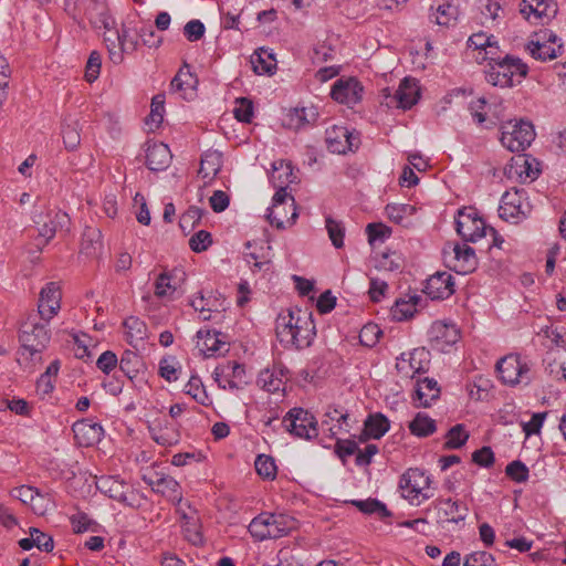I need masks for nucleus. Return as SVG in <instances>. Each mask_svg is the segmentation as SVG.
Masks as SVG:
<instances>
[{
  "label": "nucleus",
  "mask_w": 566,
  "mask_h": 566,
  "mask_svg": "<svg viewBox=\"0 0 566 566\" xmlns=\"http://www.w3.org/2000/svg\"><path fill=\"white\" fill-rule=\"evenodd\" d=\"M275 334L285 347L295 349L310 347L316 335L312 313L300 308L281 312L275 321Z\"/></svg>",
  "instance_id": "obj_1"
},
{
  "label": "nucleus",
  "mask_w": 566,
  "mask_h": 566,
  "mask_svg": "<svg viewBox=\"0 0 566 566\" xmlns=\"http://www.w3.org/2000/svg\"><path fill=\"white\" fill-rule=\"evenodd\" d=\"M297 522L285 514L261 513L249 524V533L258 541L275 539L286 536L296 530Z\"/></svg>",
  "instance_id": "obj_2"
},
{
  "label": "nucleus",
  "mask_w": 566,
  "mask_h": 566,
  "mask_svg": "<svg viewBox=\"0 0 566 566\" xmlns=\"http://www.w3.org/2000/svg\"><path fill=\"white\" fill-rule=\"evenodd\" d=\"M399 490L412 506H420L434 495L431 478L418 468H410L400 476Z\"/></svg>",
  "instance_id": "obj_3"
},
{
  "label": "nucleus",
  "mask_w": 566,
  "mask_h": 566,
  "mask_svg": "<svg viewBox=\"0 0 566 566\" xmlns=\"http://www.w3.org/2000/svg\"><path fill=\"white\" fill-rule=\"evenodd\" d=\"M535 139V130L531 123L510 120L501 126L500 142L512 153L525 150Z\"/></svg>",
  "instance_id": "obj_4"
},
{
  "label": "nucleus",
  "mask_w": 566,
  "mask_h": 566,
  "mask_svg": "<svg viewBox=\"0 0 566 566\" xmlns=\"http://www.w3.org/2000/svg\"><path fill=\"white\" fill-rule=\"evenodd\" d=\"M527 74V66L520 60L504 59L495 63L486 74V81L497 87H511Z\"/></svg>",
  "instance_id": "obj_5"
},
{
  "label": "nucleus",
  "mask_w": 566,
  "mask_h": 566,
  "mask_svg": "<svg viewBox=\"0 0 566 566\" xmlns=\"http://www.w3.org/2000/svg\"><path fill=\"white\" fill-rule=\"evenodd\" d=\"M430 353L423 347L402 353L396 360V369L402 379H415L430 368Z\"/></svg>",
  "instance_id": "obj_6"
},
{
  "label": "nucleus",
  "mask_w": 566,
  "mask_h": 566,
  "mask_svg": "<svg viewBox=\"0 0 566 566\" xmlns=\"http://www.w3.org/2000/svg\"><path fill=\"white\" fill-rule=\"evenodd\" d=\"M297 216L294 198L287 191L275 192L272 207L266 214L270 223L277 229H285L295 223Z\"/></svg>",
  "instance_id": "obj_7"
},
{
  "label": "nucleus",
  "mask_w": 566,
  "mask_h": 566,
  "mask_svg": "<svg viewBox=\"0 0 566 566\" xmlns=\"http://www.w3.org/2000/svg\"><path fill=\"white\" fill-rule=\"evenodd\" d=\"M457 232L465 241L478 242L488 234H494V229L488 227L482 218L472 209H462L455 219Z\"/></svg>",
  "instance_id": "obj_8"
},
{
  "label": "nucleus",
  "mask_w": 566,
  "mask_h": 566,
  "mask_svg": "<svg viewBox=\"0 0 566 566\" xmlns=\"http://www.w3.org/2000/svg\"><path fill=\"white\" fill-rule=\"evenodd\" d=\"M49 323L36 322L29 318L22 324L20 340L24 350L30 356L41 353L50 342Z\"/></svg>",
  "instance_id": "obj_9"
},
{
  "label": "nucleus",
  "mask_w": 566,
  "mask_h": 566,
  "mask_svg": "<svg viewBox=\"0 0 566 566\" xmlns=\"http://www.w3.org/2000/svg\"><path fill=\"white\" fill-rule=\"evenodd\" d=\"M446 264L459 274H469L476 269L478 259L469 245L448 243L443 249Z\"/></svg>",
  "instance_id": "obj_10"
},
{
  "label": "nucleus",
  "mask_w": 566,
  "mask_h": 566,
  "mask_svg": "<svg viewBox=\"0 0 566 566\" xmlns=\"http://www.w3.org/2000/svg\"><path fill=\"white\" fill-rule=\"evenodd\" d=\"M283 422L287 431L297 438L310 440L318 434L314 416L302 408L291 409Z\"/></svg>",
  "instance_id": "obj_11"
},
{
  "label": "nucleus",
  "mask_w": 566,
  "mask_h": 566,
  "mask_svg": "<svg viewBox=\"0 0 566 566\" xmlns=\"http://www.w3.org/2000/svg\"><path fill=\"white\" fill-rule=\"evenodd\" d=\"M496 370L503 384L515 386L530 381V367L517 355H507L499 360Z\"/></svg>",
  "instance_id": "obj_12"
},
{
  "label": "nucleus",
  "mask_w": 566,
  "mask_h": 566,
  "mask_svg": "<svg viewBox=\"0 0 566 566\" xmlns=\"http://www.w3.org/2000/svg\"><path fill=\"white\" fill-rule=\"evenodd\" d=\"M105 42L109 60L114 64H120L125 59V54H130L138 48L136 34L126 27H123L113 38L106 36Z\"/></svg>",
  "instance_id": "obj_13"
},
{
  "label": "nucleus",
  "mask_w": 566,
  "mask_h": 566,
  "mask_svg": "<svg viewBox=\"0 0 566 566\" xmlns=\"http://www.w3.org/2000/svg\"><path fill=\"white\" fill-rule=\"evenodd\" d=\"M558 38L549 30H543L535 33L533 40L527 44L532 56L536 60H554L562 53L563 44L557 43Z\"/></svg>",
  "instance_id": "obj_14"
},
{
  "label": "nucleus",
  "mask_w": 566,
  "mask_h": 566,
  "mask_svg": "<svg viewBox=\"0 0 566 566\" xmlns=\"http://www.w3.org/2000/svg\"><path fill=\"white\" fill-rule=\"evenodd\" d=\"M62 291L56 282L46 283L39 293L38 313L46 323L55 317L61 310Z\"/></svg>",
  "instance_id": "obj_15"
},
{
  "label": "nucleus",
  "mask_w": 566,
  "mask_h": 566,
  "mask_svg": "<svg viewBox=\"0 0 566 566\" xmlns=\"http://www.w3.org/2000/svg\"><path fill=\"white\" fill-rule=\"evenodd\" d=\"M39 237L44 243L50 242L57 230H69L70 218L67 213L61 210H49L38 214L35 219Z\"/></svg>",
  "instance_id": "obj_16"
},
{
  "label": "nucleus",
  "mask_w": 566,
  "mask_h": 566,
  "mask_svg": "<svg viewBox=\"0 0 566 566\" xmlns=\"http://www.w3.org/2000/svg\"><path fill=\"white\" fill-rule=\"evenodd\" d=\"M213 379L222 389H240L247 384L245 368L238 361H227L214 368Z\"/></svg>",
  "instance_id": "obj_17"
},
{
  "label": "nucleus",
  "mask_w": 566,
  "mask_h": 566,
  "mask_svg": "<svg viewBox=\"0 0 566 566\" xmlns=\"http://www.w3.org/2000/svg\"><path fill=\"white\" fill-rule=\"evenodd\" d=\"M318 117V111L314 105H302L284 109L282 124L292 130H300L313 125Z\"/></svg>",
  "instance_id": "obj_18"
},
{
  "label": "nucleus",
  "mask_w": 566,
  "mask_h": 566,
  "mask_svg": "<svg viewBox=\"0 0 566 566\" xmlns=\"http://www.w3.org/2000/svg\"><path fill=\"white\" fill-rule=\"evenodd\" d=\"M528 213V205L518 190L506 191L501 199L499 214L505 221L517 222Z\"/></svg>",
  "instance_id": "obj_19"
},
{
  "label": "nucleus",
  "mask_w": 566,
  "mask_h": 566,
  "mask_svg": "<svg viewBox=\"0 0 566 566\" xmlns=\"http://www.w3.org/2000/svg\"><path fill=\"white\" fill-rule=\"evenodd\" d=\"M430 344L438 350H446L460 339V329L452 323L434 322L429 331Z\"/></svg>",
  "instance_id": "obj_20"
},
{
  "label": "nucleus",
  "mask_w": 566,
  "mask_h": 566,
  "mask_svg": "<svg viewBox=\"0 0 566 566\" xmlns=\"http://www.w3.org/2000/svg\"><path fill=\"white\" fill-rule=\"evenodd\" d=\"M196 347L206 358L222 356L230 349L229 344L223 339L220 333L209 329L199 331L197 333Z\"/></svg>",
  "instance_id": "obj_21"
},
{
  "label": "nucleus",
  "mask_w": 566,
  "mask_h": 566,
  "mask_svg": "<svg viewBox=\"0 0 566 566\" xmlns=\"http://www.w3.org/2000/svg\"><path fill=\"white\" fill-rule=\"evenodd\" d=\"M223 166V155L219 150L208 149L200 158V165L198 169V178L201 180L203 186H210L218 174L221 171Z\"/></svg>",
  "instance_id": "obj_22"
},
{
  "label": "nucleus",
  "mask_w": 566,
  "mask_h": 566,
  "mask_svg": "<svg viewBox=\"0 0 566 566\" xmlns=\"http://www.w3.org/2000/svg\"><path fill=\"white\" fill-rule=\"evenodd\" d=\"M331 95L338 103L353 105L361 99L363 86L355 78H340L333 85Z\"/></svg>",
  "instance_id": "obj_23"
},
{
  "label": "nucleus",
  "mask_w": 566,
  "mask_h": 566,
  "mask_svg": "<svg viewBox=\"0 0 566 566\" xmlns=\"http://www.w3.org/2000/svg\"><path fill=\"white\" fill-rule=\"evenodd\" d=\"M539 170L533 168L532 160L526 156H516L505 167L504 174L510 180L526 182L537 178Z\"/></svg>",
  "instance_id": "obj_24"
},
{
  "label": "nucleus",
  "mask_w": 566,
  "mask_h": 566,
  "mask_svg": "<svg viewBox=\"0 0 566 566\" xmlns=\"http://www.w3.org/2000/svg\"><path fill=\"white\" fill-rule=\"evenodd\" d=\"M423 291L431 300L449 297L454 292L452 275L447 272H438L431 275L427 280Z\"/></svg>",
  "instance_id": "obj_25"
},
{
  "label": "nucleus",
  "mask_w": 566,
  "mask_h": 566,
  "mask_svg": "<svg viewBox=\"0 0 566 566\" xmlns=\"http://www.w3.org/2000/svg\"><path fill=\"white\" fill-rule=\"evenodd\" d=\"M97 489L118 502L132 504L129 495L133 493L132 486L116 476H102L96 482Z\"/></svg>",
  "instance_id": "obj_26"
},
{
  "label": "nucleus",
  "mask_w": 566,
  "mask_h": 566,
  "mask_svg": "<svg viewBox=\"0 0 566 566\" xmlns=\"http://www.w3.org/2000/svg\"><path fill=\"white\" fill-rule=\"evenodd\" d=\"M198 85L199 81L187 63H184L170 83L171 90L180 93L181 97L186 99L196 96Z\"/></svg>",
  "instance_id": "obj_27"
},
{
  "label": "nucleus",
  "mask_w": 566,
  "mask_h": 566,
  "mask_svg": "<svg viewBox=\"0 0 566 566\" xmlns=\"http://www.w3.org/2000/svg\"><path fill=\"white\" fill-rule=\"evenodd\" d=\"M74 438L81 447H93L97 444L104 434L101 424L88 420H81L73 424Z\"/></svg>",
  "instance_id": "obj_28"
},
{
  "label": "nucleus",
  "mask_w": 566,
  "mask_h": 566,
  "mask_svg": "<svg viewBox=\"0 0 566 566\" xmlns=\"http://www.w3.org/2000/svg\"><path fill=\"white\" fill-rule=\"evenodd\" d=\"M440 397V387L432 378L418 380L415 390L413 403L417 408H428Z\"/></svg>",
  "instance_id": "obj_29"
},
{
  "label": "nucleus",
  "mask_w": 566,
  "mask_h": 566,
  "mask_svg": "<svg viewBox=\"0 0 566 566\" xmlns=\"http://www.w3.org/2000/svg\"><path fill=\"white\" fill-rule=\"evenodd\" d=\"M326 144L332 153L339 155L352 150L354 146L352 134L343 126L326 129Z\"/></svg>",
  "instance_id": "obj_30"
},
{
  "label": "nucleus",
  "mask_w": 566,
  "mask_h": 566,
  "mask_svg": "<svg viewBox=\"0 0 566 566\" xmlns=\"http://www.w3.org/2000/svg\"><path fill=\"white\" fill-rule=\"evenodd\" d=\"M420 97V87L416 80L413 78H403L396 91L394 99L397 103V106L402 109H408L412 107Z\"/></svg>",
  "instance_id": "obj_31"
},
{
  "label": "nucleus",
  "mask_w": 566,
  "mask_h": 566,
  "mask_svg": "<svg viewBox=\"0 0 566 566\" xmlns=\"http://www.w3.org/2000/svg\"><path fill=\"white\" fill-rule=\"evenodd\" d=\"M247 247V259L248 262L253 261V268L259 271H266L271 266L272 255L271 245L264 244L263 242H248Z\"/></svg>",
  "instance_id": "obj_32"
},
{
  "label": "nucleus",
  "mask_w": 566,
  "mask_h": 566,
  "mask_svg": "<svg viewBox=\"0 0 566 566\" xmlns=\"http://www.w3.org/2000/svg\"><path fill=\"white\" fill-rule=\"evenodd\" d=\"M171 153L164 143H153L147 146L146 164L150 170L159 171L168 167Z\"/></svg>",
  "instance_id": "obj_33"
},
{
  "label": "nucleus",
  "mask_w": 566,
  "mask_h": 566,
  "mask_svg": "<svg viewBox=\"0 0 566 566\" xmlns=\"http://www.w3.org/2000/svg\"><path fill=\"white\" fill-rule=\"evenodd\" d=\"M81 124L78 119L66 117L61 125V138L65 150L73 153L81 146Z\"/></svg>",
  "instance_id": "obj_34"
},
{
  "label": "nucleus",
  "mask_w": 566,
  "mask_h": 566,
  "mask_svg": "<svg viewBox=\"0 0 566 566\" xmlns=\"http://www.w3.org/2000/svg\"><path fill=\"white\" fill-rule=\"evenodd\" d=\"M295 178L291 163L280 159L272 164L270 179L277 189L276 192L286 191V188L294 182Z\"/></svg>",
  "instance_id": "obj_35"
},
{
  "label": "nucleus",
  "mask_w": 566,
  "mask_h": 566,
  "mask_svg": "<svg viewBox=\"0 0 566 566\" xmlns=\"http://www.w3.org/2000/svg\"><path fill=\"white\" fill-rule=\"evenodd\" d=\"M19 546L23 551H30L32 547H36L44 552H52L54 548V542L51 536L41 532L39 528H30V537H25L19 541Z\"/></svg>",
  "instance_id": "obj_36"
},
{
  "label": "nucleus",
  "mask_w": 566,
  "mask_h": 566,
  "mask_svg": "<svg viewBox=\"0 0 566 566\" xmlns=\"http://www.w3.org/2000/svg\"><path fill=\"white\" fill-rule=\"evenodd\" d=\"M460 15L459 0H449L440 4L431 14L438 25L449 27L454 23Z\"/></svg>",
  "instance_id": "obj_37"
},
{
  "label": "nucleus",
  "mask_w": 566,
  "mask_h": 566,
  "mask_svg": "<svg viewBox=\"0 0 566 566\" xmlns=\"http://www.w3.org/2000/svg\"><path fill=\"white\" fill-rule=\"evenodd\" d=\"M251 64L253 71L259 75L273 74L276 69L274 54L263 48L251 55Z\"/></svg>",
  "instance_id": "obj_38"
},
{
  "label": "nucleus",
  "mask_w": 566,
  "mask_h": 566,
  "mask_svg": "<svg viewBox=\"0 0 566 566\" xmlns=\"http://www.w3.org/2000/svg\"><path fill=\"white\" fill-rule=\"evenodd\" d=\"M439 514L442 516V522L458 524L467 518L468 507H461L459 502L447 499L441 501Z\"/></svg>",
  "instance_id": "obj_39"
},
{
  "label": "nucleus",
  "mask_w": 566,
  "mask_h": 566,
  "mask_svg": "<svg viewBox=\"0 0 566 566\" xmlns=\"http://www.w3.org/2000/svg\"><path fill=\"white\" fill-rule=\"evenodd\" d=\"M387 218L398 224L408 226L416 213V207L407 203H389L385 208Z\"/></svg>",
  "instance_id": "obj_40"
},
{
  "label": "nucleus",
  "mask_w": 566,
  "mask_h": 566,
  "mask_svg": "<svg viewBox=\"0 0 566 566\" xmlns=\"http://www.w3.org/2000/svg\"><path fill=\"white\" fill-rule=\"evenodd\" d=\"M153 489L155 492L167 497L169 501L176 503L182 500L179 483L171 476H164L154 482Z\"/></svg>",
  "instance_id": "obj_41"
},
{
  "label": "nucleus",
  "mask_w": 566,
  "mask_h": 566,
  "mask_svg": "<svg viewBox=\"0 0 566 566\" xmlns=\"http://www.w3.org/2000/svg\"><path fill=\"white\" fill-rule=\"evenodd\" d=\"M420 297L417 295L408 296V298L397 300L391 307L390 314L396 321H405L411 318L417 312V305Z\"/></svg>",
  "instance_id": "obj_42"
},
{
  "label": "nucleus",
  "mask_w": 566,
  "mask_h": 566,
  "mask_svg": "<svg viewBox=\"0 0 566 566\" xmlns=\"http://www.w3.org/2000/svg\"><path fill=\"white\" fill-rule=\"evenodd\" d=\"M102 233L96 228H86L83 233L82 251L87 255L96 256L102 251Z\"/></svg>",
  "instance_id": "obj_43"
},
{
  "label": "nucleus",
  "mask_w": 566,
  "mask_h": 566,
  "mask_svg": "<svg viewBox=\"0 0 566 566\" xmlns=\"http://www.w3.org/2000/svg\"><path fill=\"white\" fill-rule=\"evenodd\" d=\"M389 427L388 419L385 416L377 413L367 418L365 421L364 432L369 438L379 439L389 430Z\"/></svg>",
  "instance_id": "obj_44"
},
{
  "label": "nucleus",
  "mask_w": 566,
  "mask_h": 566,
  "mask_svg": "<svg viewBox=\"0 0 566 566\" xmlns=\"http://www.w3.org/2000/svg\"><path fill=\"white\" fill-rule=\"evenodd\" d=\"M187 395L191 396L197 402L203 406L212 403L211 397L208 395L201 379L197 376H191L185 386Z\"/></svg>",
  "instance_id": "obj_45"
},
{
  "label": "nucleus",
  "mask_w": 566,
  "mask_h": 566,
  "mask_svg": "<svg viewBox=\"0 0 566 566\" xmlns=\"http://www.w3.org/2000/svg\"><path fill=\"white\" fill-rule=\"evenodd\" d=\"M165 115V95H155L151 99L150 113L146 118V125L154 130L160 126Z\"/></svg>",
  "instance_id": "obj_46"
},
{
  "label": "nucleus",
  "mask_w": 566,
  "mask_h": 566,
  "mask_svg": "<svg viewBox=\"0 0 566 566\" xmlns=\"http://www.w3.org/2000/svg\"><path fill=\"white\" fill-rule=\"evenodd\" d=\"M409 430L417 437H427L436 431V421L422 412H418L409 423Z\"/></svg>",
  "instance_id": "obj_47"
},
{
  "label": "nucleus",
  "mask_w": 566,
  "mask_h": 566,
  "mask_svg": "<svg viewBox=\"0 0 566 566\" xmlns=\"http://www.w3.org/2000/svg\"><path fill=\"white\" fill-rule=\"evenodd\" d=\"M126 339L133 344L143 340L146 335V325L139 318L130 316L124 322Z\"/></svg>",
  "instance_id": "obj_48"
},
{
  "label": "nucleus",
  "mask_w": 566,
  "mask_h": 566,
  "mask_svg": "<svg viewBox=\"0 0 566 566\" xmlns=\"http://www.w3.org/2000/svg\"><path fill=\"white\" fill-rule=\"evenodd\" d=\"M469 439V432L463 424H455L446 434L444 448L459 449L465 444Z\"/></svg>",
  "instance_id": "obj_49"
},
{
  "label": "nucleus",
  "mask_w": 566,
  "mask_h": 566,
  "mask_svg": "<svg viewBox=\"0 0 566 566\" xmlns=\"http://www.w3.org/2000/svg\"><path fill=\"white\" fill-rule=\"evenodd\" d=\"M403 258L396 251H388L381 254L377 262V269L380 271L395 272L402 268Z\"/></svg>",
  "instance_id": "obj_50"
},
{
  "label": "nucleus",
  "mask_w": 566,
  "mask_h": 566,
  "mask_svg": "<svg viewBox=\"0 0 566 566\" xmlns=\"http://www.w3.org/2000/svg\"><path fill=\"white\" fill-rule=\"evenodd\" d=\"M353 504L365 514H378L380 517L390 516V512L387 510L386 505L378 500L367 499L363 501H353Z\"/></svg>",
  "instance_id": "obj_51"
},
{
  "label": "nucleus",
  "mask_w": 566,
  "mask_h": 566,
  "mask_svg": "<svg viewBox=\"0 0 566 566\" xmlns=\"http://www.w3.org/2000/svg\"><path fill=\"white\" fill-rule=\"evenodd\" d=\"M177 290L169 273H160L155 283V294L158 297L171 296Z\"/></svg>",
  "instance_id": "obj_52"
},
{
  "label": "nucleus",
  "mask_w": 566,
  "mask_h": 566,
  "mask_svg": "<svg viewBox=\"0 0 566 566\" xmlns=\"http://www.w3.org/2000/svg\"><path fill=\"white\" fill-rule=\"evenodd\" d=\"M54 506L53 500L49 493H41L36 489V494L30 504L31 510L38 515H45Z\"/></svg>",
  "instance_id": "obj_53"
},
{
  "label": "nucleus",
  "mask_w": 566,
  "mask_h": 566,
  "mask_svg": "<svg viewBox=\"0 0 566 566\" xmlns=\"http://www.w3.org/2000/svg\"><path fill=\"white\" fill-rule=\"evenodd\" d=\"M255 470L259 475L265 479H274L276 475V465L273 458L261 454L255 460Z\"/></svg>",
  "instance_id": "obj_54"
},
{
  "label": "nucleus",
  "mask_w": 566,
  "mask_h": 566,
  "mask_svg": "<svg viewBox=\"0 0 566 566\" xmlns=\"http://www.w3.org/2000/svg\"><path fill=\"white\" fill-rule=\"evenodd\" d=\"M212 244V237L210 232L206 230H200L196 232L190 239H189V247L190 249L196 252L200 253L206 250H208Z\"/></svg>",
  "instance_id": "obj_55"
},
{
  "label": "nucleus",
  "mask_w": 566,
  "mask_h": 566,
  "mask_svg": "<svg viewBox=\"0 0 566 566\" xmlns=\"http://www.w3.org/2000/svg\"><path fill=\"white\" fill-rule=\"evenodd\" d=\"M234 117L243 123H250L253 117V104L250 99L241 97L237 98L233 108Z\"/></svg>",
  "instance_id": "obj_56"
},
{
  "label": "nucleus",
  "mask_w": 566,
  "mask_h": 566,
  "mask_svg": "<svg viewBox=\"0 0 566 566\" xmlns=\"http://www.w3.org/2000/svg\"><path fill=\"white\" fill-rule=\"evenodd\" d=\"M258 382L262 387V389L269 392H277L279 390H281L282 387L281 378H279L277 376L274 375V373L268 369L261 371Z\"/></svg>",
  "instance_id": "obj_57"
},
{
  "label": "nucleus",
  "mask_w": 566,
  "mask_h": 566,
  "mask_svg": "<svg viewBox=\"0 0 566 566\" xmlns=\"http://www.w3.org/2000/svg\"><path fill=\"white\" fill-rule=\"evenodd\" d=\"M182 528L186 538L193 545H200L203 542V537L200 531L199 518L186 521L182 523Z\"/></svg>",
  "instance_id": "obj_58"
},
{
  "label": "nucleus",
  "mask_w": 566,
  "mask_h": 566,
  "mask_svg": "<svg viewBox=\"0 0 566 566\" xmlns=\"http://www.w3.org/2000/svg\"><path fill=\"white\" fill-rule=\"evenodd\" d=\"M380 335L381 331L376 324H367L360 329L359 340L364 346L373 347L377 344Z\"/></svg>",
  "instance_id": "obj_59"
},
{
  "label": "nucleus",
  "mask_w": 566,
  "mask_h": 566,
  "mask_svg": "<svg viewBox=\"0 0 566 566\" xmlns=\"http://www.w3.org/2000/svg\"><path fill=\"white\" fill-rule=\"evenodd\" d=\"M326 229L333 245L337 249L344 245V228L343 226L333 220L332 218L326 219Z\"/></svg>",
  "instance_id": "obj_60"
},
{
  "label": "nucleus",
  "mask_w": 566,
  "mask_h": 566,
  "mask_svg": "<svg viewBox=\"0 0 566 566\" xmlns=\"http://www.w3.org/2000/svg\"><path fill=\"white\" fill-rule=\"evenodd\" d=\"M102 59L101 54L96 51H93L87 60L85 67V78L87 82L92 83L97 80L101 72Z\"/></svg>",
  "instance_id": "obj_61"
},
{
  "label": "nucleus",
  "mask_w": 566,
  "mask_h": 566,
  "mask_svg": "<svg viewBox=\"0 0 566 566\" xmlns=\"http://www.w3.org/2000/svg\"><path fill=\"white\" fill-rule=\"evenodd\" d=\"M464 566H496L492 554L486 552H474L468 555L463 563Z\"/></svg>",
  "instance_id": "obj_62"
},
{
  "label": "nucleus",
  "mask_w": 566,
  "mask_h": 566,
  "mask_svg": "<svg viewBox=\"0 0 566 566\" xmlns=\"http://www.w3.org/2000/svg\"><path fill=\"white\" fill-rule=\"evenodd\" d=\"M505 472L515 482H524L528 478V469L521 461L511 462Z\"/></svg>",
  "instance_id": "obj_63"
},
{
  "label": "nucleus",
  "mask_w": 566,
  "mask_h": 566,
  "mask_svg": "<svg viewBox=\"0 0 566 566\" xmlns=\"http://www.w3.org/2000/svg\"><path fill=\"white\" fill-rule=\"evenodd\" d=\"M551 373L566 379V348L557 350L554 363L551 365Z\"/></svg>",
  "instance_id": "obj_64"
}]
</instances>
